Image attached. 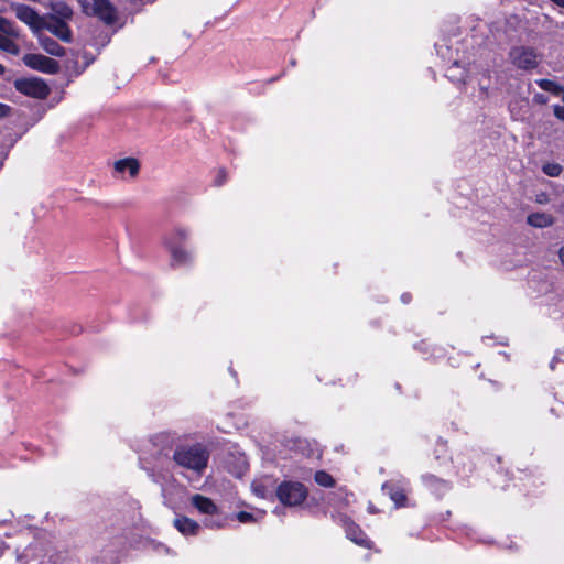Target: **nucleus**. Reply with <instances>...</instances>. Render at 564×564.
I'll return each mask as SVG.
<instances>
[{
  "instance_id": "1",
  "label": "nucleus",
  "mask_w": 564,
  "mask_h": 564,
  "mask_svg": "<svg viewBox=\"0 0 564 564\" xmlns=\"http://www.w3.org/2000/svg\"><path fill=\"white\" fill-rule=\"evenodd\" d=\"M209 456L210 453L204 444H185L175 448L173 460L178 467L200 477L208 466Z\"/></svg>"
},
{
  "instance_id": "2",
  "label": "nucleus",
  "mask_w": 564,
  "mask_h": 564,
  "mask_svg": "<svg viewBox=\"0 0 564 564\" xmlns=\"http://www.w3.org/2000/svg\"><path fill=\"white\" fill-rule=\"evenodd\" d=\"M191 503L200 514L209 517L203 522L205 527L212 529L224 527V520L219 517V509L210 498L196 494L191 497Z\"/></svg>"
},
{
  "instance_id": "3",
  "label": "nucleus",
  "mask_w": 564,
  "mask_h": 564,
  "mask_svg": "<svg viewBox=\"0 0 564 564\" xmlns=\"http://www.w3.org/2000/svg\"><path fill=\"white\" fill-rule=\"evenodd\" d=\"M276 496L285 506H297L305 500L307 490L301 482L284 481L278 487Z\"/></svg>"
},
{
  "instance_id": "4",
  "label": "nucleus",
  "mask_w": 564,
  "mask_h": 564,
  "mask_svg": "<svg viewBox=\"0 0 564 564\" xmlns=\"http://www.w3.org/2000/svg\"><path fill=\"white\" fill-rule=\"evenodd\" d=\"M509 58L516 67L524 70L533 69L539 64V56L535 51L525 46L512 47Z\"/></svg>"
},
{
  "instance_id": "5",
  "label": "nucleus",
  "mask_w": 564,
  "mask_h": 564,
  "mask_svg": "<svg viewBox=\"0 0 564 564\" xmlns=\"http://www.w3.org/2000/svg\"><path fill=\"white\" fill-rule=\"evenodd\" d=\"M15 17L30 26L34 34L43 30L44 17H41L34 9L29 6L17 3L12 6Z\"/></svg>"
},
{
  "instance_id": "6",
  "label": "nucleus",
  "mask_w": 564,
  "mask_h": 564,
  "mask_svg": "<svg viewBox=\"0 0 564 564\" xmlns=\"http://www.w3.org/2000/svg\"><path fill=\"white\" fill-rule=\"evenodd\" d=\"M18 91L34 98L47 97L50 89L44 80L40 78L18 79L14 84Z\"/></svg>"
},
{
  "instance_id": "7",
  "label": "nucleus",
  "mask_w": 564,
  "mask_h": 564,
  "mask_svg": "<svg viewBox=\"0 0 564 564\" xmlns=\"http://www.w3.org/2000/svg\"><path fill=\"white\" fill-rule=\"evenodd\" d=\"M22 59L28 67L45 74H56L59 69L58 62L41 54L29 53Z\"/></svg>"
},
{
  "instance_id": "8",
  "label": "nucleus",
  "mask_w": 564,
  "mask_h": 564,
  "mask_svg": "<svg viewBox=\"0 0 564 564\" xmlns=\"http://www.w3.org/2000/svg\"><path fill=\"white\" fill-rule=\"evenodd\" d=\"M84 11L93 14L107 23H111L116 19V9L109 0H93L91 4L82 2Z\"/></svg>"
},
{
  "instance_id": "9",
  "label": "nucleus",
  "mask_w": 564,
  "mask_h": 564,
  "mask_svg": "<svg viewBox=\"0 0 564 564\" xmlns=\"http://www.w3.org/2000/svg\"><path fill=\"white\" fill-rule=\"evenodd\" d=\"M43 30L50 31L63 42L72 41V31L64 20L57 19L55 15L44 17Z\"/></svg>"
},
{
  "instance_id": "10",
  "label": "nucleus",
  "mask_w": 564,
  "mask_h": 564,
  "mask_svg": "<svg viewBox=\"0 0 564 564\" xmlns=\"http://www.w3.org/2000/svg\"><path fill=\"white\" fill-rule=\"evenodd\" d=\"M165 247L169 250L172 267L186 265L193 261V252L183 246H176L174 242H171L170 246Z\"/></svg>"
},
{
  "instance_id": "11",
  "label": "nucleus",
  "mask_w": 564,
  "mask_h": 564,
  "mask_svg": "<svg viewBox=\"0 0 564 564\" xmlns=\"http://www.w3.org/2000/svg\"><path fill=\"white\" fill-rule=\"evenodd\" d=\"M117 176L124 178L128 174L131 178L135 177L140 170V163L134 158H124L113 163Z\"/></svg>"
},
{
  "instance_id": "12",
  "label": "nucleus",
  "mask_w": 564,
  "mask_h": 564,
  "mask_svg": "<svg viewBox=\"0 0 564 564\" xmlns=\"http://www.w3.org/2000/svg\"><path fill=\"white\" fill-rule=\"evenodd\" d=\"M344 527H345L346 535L349 540H351L352 542H355L358 545H361L365 547H370L369 539L366 536V534L362 532V530L357 524H355L354 522H351L349 520H345Z\"/></svg>"
},
{
  "instance_id": "13",
  "label": "nucleus",
  "mask_w": 564,
  "mask_h": 564,
  "mask_svg": "<svg viewBox=\"0 0 564 564\" xmlns=\"http://www.w3.org/2000/svg\"><path fill=\"white\" fill-rule=\"evenodd\" d=\"M174 527L183 535H196L200 529L198 522L184 516H180L174 519Z\"/></svg>"
},
{
  "instance_id": "14",
  "label": "nucleus",
  "mask_w": 564,
  "mask_h": 564,
  "mask_svg": "<svg viewBox=\"0 0 564 564\" xmlns=\"http://www.w3.org/2000/svg\"><path fill=\"white\" fill-rule=\"evenodd\" d=\"M527 223L534 228H546L554 224V217L545 212H536L528 215Z\"/></svg>"
},
{
  "instance_id": "15",
  "label": "nucleus",
  "mask_w": 564,
  "mask_h": 564,
  "mask_svg": "<svg viewBox=\"0 0 564 564\" xmlns=\"http://www.w3.org/2000/svg\"><path fill=\"white\" fill-rule=\"evenodd\" d=\"M189 236L191 230L187 227L177 226L164 237V245L170 246L171 242H174L176 246H183Z\"/></svg>"
},
{
  "instance_id": "16",
  "label": "nucleus",
  "mask_w": 564,
  "mask_h": 564,
  "mask_svg": "<svg viewBox=\"0 0 564 564\" xmlns=\"http://www.w3.org/2000/svg\"><path fill=\"white\" fill-rule=\"evenodd\" d=\"M39 39V43L41 47L50 55L53 56H63L65 54V50L55 40L48 37L46 35L36 34Z\"/></svg>"
},
{
  "instance_id": "17",
  "label": "nucleus",
  "mask_w": 564,
  "mask_h": 564,
  "mask_svg": "<svg viewBox=\"0 0 564 564\" xmlns=\"http://www.w3.org/2000/svg\"><path fill=\"white\" fill-rule=\"evenodd\" d=\"M382 489L389 495L395 507L400 508L406 506V495L404 489H400L388 484H384Z\"/></svg>"
},
{
  "instance_id": "18",
  "label": "nucleus",
  "mask_w": 564,
  "mask_h": 564,
  "mask_svg": "<svg viewBox=\"0 0 564 564\" xmlns=\"http://www.w3.org/2000/svg\"><path fill=\"white\" fill-rule=\"evenodd\" d=\"M0 33L6 34L12 41L19 36L15 24L2 17H0Z\"/></svg>"
},
{
  "instance_id": "19",
  "label": "nucleus",
  "mask_w": 564,
  "mask_h": 564,
  "mask_svg": "<svg viewBox=\"0 0 564 564\" xmlns=\"http://www.w3.org/2000/svg\"><path fill=\"white\" fill-rule=\"evenodd\" d=\"M270 486V479L264 478L262 480H256L252 482V491L256 496L260 498H267L271 490L269 489Z\"/></svg>"
},
{
  "instance_id": "20",
  "label": "nucleus",
  "mask_w": 564,
  "mask_h": 564,
  "mask_svg": "<svg viewBox=\"0 0 564 564\" xmlns=\"http://www.w3.org/2000/svg\"><path fill=\"white\" fill-rule=\"evenodd\" d=\"M52 11L58 17L57 19L66 20L73 15L72 9L64 2H55L52 4Z\"/></svg>"
},
{
  "instance_id": "21",
  "label": "nucleus",
  "mask_w": 564,
  "mask_h": 564,
  "mask_svg": "<svg viewBox=\"0 0 564 564\" xmlns=\"http://www.w3.org/2000/svg\"><path fill=\"white\" fill-rule=\"evenodd\" d=\"M0 50L12 55H18L20 52L19 46L14 43V41L2 33H0Z\"/></svg>"
},
{
  "instance_id": "22",
  "label": "nucleus",
  "mask_w": 564,
  "mask_h": 564,
  "mask_svg": "<svg viewBox=\"0 0 564 564\" xmlns=\"http://www.w3.org/2000/svg\"><path fill=\"white\" fill-rule=\"evenodd\" d=\"M536 83L541 89L550 91L554 95H560L564 91L562 86L550 79H540Z\"/></svg>"
},
{
  "instance_id": "23",
  "label": "nucleus",
  "mask_w": 564,
  "mask_h": 564,
  "mask_svg": "<svg viewBox=\"0 0 564 564\" xmlns=\"http://www.w3.org/2000/svg\"><path fill=\"white\" fill-rule=\"evenodd\" d=\"M315 481L323 487H333L335 484L333 477L323 470L315 474Z\"/></svg>"
},
{
  "instance_id": "24",
  "label": "nucleus",
  "mask_w": 564,
  "mask_h": 564,
  "mask_svg": "<svg viewBox=\"0 0 564 564\" xmlns=\"http://www.w3.org/2000/svg\"><path fill=\"white\" fill-rule=\"evenodd\" d=\"M542 171L547 176L556 177V176H560V174L562 173L563 169H562V166L558 163L549 162V163H545L542 166Z\"/></svg>"
},
{
  "instance_id": "25",
  "label": "nucleus",
  "mask_w": 564,
  "mask_h": 564,
  "mask_svg": "<svg viewBox=\"0 0 564 564\" xmlns=\"http://www.w3.org/2000/svg\"><path fill=\"white\" fill-rule=\"evenodd\" d=\"M237 519L241 523H248L254 521V517L250 512L240 511L237 513Z\"/></svg>"
},
{
  "instance_id": "26",
  "label": "nucleus",
  "mask_w": 564,
  "mask_h": 564,
  "mask_svg": "<svg viewBox=\"0 0 564 564\" xmlns=\"http://www.w3.org/2000/svg\"><path fill=\"white\" fill-rule=\"evenodd\" d=\"M460 68L459 64L455 62L448 69H447V76L452 79H457L456 70ZM458 80H465L463 77L458 78Z\"/></svg>"
},
{
  "instance_id": "27",
  "label": "nucleus",
  "mask_w": 564,
  "mask_h": 564,
  "mask_svg": "<svg viewBox=\"0 0 564 564\" xmlns=\"http://www.w3.org/2000/svg\"><path fill=\"white\" fill-rule=\"evenodd\" d=\"M554 116L557 119L564 121V106H558V105L554 106Z\"/></svg>"
},
{
  "instance_id": "28",
  "label": "nucleus",
  "mask_w": 564,
  "mask_h": 564,
  "mask_svg": "<svg viewBox=\"0 0 564 564\" xmlns=\"http://www.w3.org/2000/svg\"><path fill=\"white\" fill-rule=\"evenodd\" d=\"M9 112L10 107L4 104H0V118L6 117Z\"/></svg>"
},
{
  "instance_id": "29",
  "label": "nucleus",
  "mask_w": 564,
  "mask_h": 564,
  "mask_svg": "<svg viewBox=\"0 0 564 564\" xmlns=\"http://www.w3.org/2000/svg\"><path fill=\"white\" fill-rule=\"evenodd\" d=\"M558 259L561 264L564 267V245L558 249Z\"/></svg>"
},
{
  "instance_id": "30",
  "label": "nucleus",
  "mask_w": 564,
  "mask_h": 564,
  "mask_svg": "<svg viewBox=\"0 0 564 564\" xmlns=\"http://www.w3.org/2000/svg\"><path fill=\"white\" fill-rule=\"evenodd\" d=\"M426 479H427L429 481H431V484H432V482H438V480H437L434 476H429V477H426ZM440 484H441V486H442V487H444V488L446 487V485H445V484H443V482H441V481H440Z\"/></svg>"
},
{
  "instance_id": "31",
  "label": "nucleus",
  "mask_w": 564,
  "mask_h": 564,
  "mask_svg": "<svg viewBox=\"0 0 564 564\" xmlns=\"http://www.w3.org/2000/svg\"><path fill=\"white\" fill-rule=\"evenodd\" d=\"M401 299L403 303H409L411 297L409 294H403Z\"/></svg>"
},
{
  "instance_id": "32",
  "label": "nucleus",
  "mask_w": 564,
  "mask_h": 564,
  "mask_svg": "<svg viewBox=\"0 0 564 564\" xmlns=\"http://www.w3.org/2000/svg\"><path fill=\"white\" fill-rule=\"evenodd\" d=\"M555 4H557L558 7H562L564 8V0H552Z\"/></svg>"
},
{
  "instance_id": "33",
  "label": "nucleus",
  "mask_w": 564,
  "mask_h": 564,
  "mask_svg": "<svg viewBox=\"0 0 564 564\" xmlns=\"http://www.w3.org/2000/svg\"><path fill=\"white\" fill-rule=\"evenodd\" d=\"M6 68L3 65L0 64V75H2L4 73Z\"/></svg>"
}]
</instances>
